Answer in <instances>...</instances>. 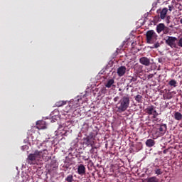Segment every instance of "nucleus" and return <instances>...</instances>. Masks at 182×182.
<instances>
[{
    "label": "nucleus",
    "mask_w": 182,
    "mask_h": 182,
    "mask_svg": "<svg viewBox=\"0 0 182 182\" xmlns=\"http://www.w3.org/2000/svg\"><path fill=\"white\" fill-rule=\"evenodd\" d=\"M154 75L153 74H150L148 75V79H151V77H153Z\"/></svg>",
    "instance_id": "nucleus-32"
},
{
    "label": "nucleus",
    "mask_w": 182,
    "mask_h": 182,
    "mask_svg": "<svg viewBox=\"0 0 182 182\" xmlns=\"http://www.w3.org/2000/svg\"><path fill=\"white\" fill-rule=\"evenodd\" d=\"M168 85L171 86V87H176L177 86V81L175 80H171L168 82Z\"/></svg>",
    "instance_id": "nucleus-23"
},
{
    "label": "nucleus",
    "mask_w": 182,
    "mask_h": 182,
    "mask_svg": "<svg viewBox=\"0 0 182 182\" xmlns=\"http://www.w3.org/2000/svg\"><path fill=\"white\" fill-rule=\"evenodd\" d=\"M114 69V68L113 67V62L110 61L108 65H107L106 69Z\"/></svg>",
    "instance_id": "nucleus-27"
},
{
    "label": "nucleus",
    "mask_w": 182,
    "mask_h": 182,
    "mask_svg": "<svg viewBox=\"0 0 182 182\" xmlns=\"http://www.w3.org/2000/svg\"><path fill=\"white\" fill-rule=\"evenodd\" d=\"M64 112H65V113H69V112H73V109L70 106V104H68V105L65 107Z\"/></svg>",
    "instance_id": "nucleus-20"
},
{
    "label": "nucleus",
    "mask_w": 182,
    "mask_h": 182,
    "mask_svg": "<svg viewBox=\"0 0 182 182\" xmlns=\"http://www.w3.org/2000/svg\"><path fill=\"white\" fill-rule=\"evenodd\" d=\"M77 173L80 176H83L86 174V167H85V165L80 164L77 167Z\"/></svg>",
    "instance_id": "nucleus-10"
},
{
    "label": "nucleus",
    "mask_w": 182,
    "mask_h": 182,
    "mask_svg": "<svg viewBox=\"0 0 182 182\" xmlns=\"http://www.w3.org/2000/svg\"><path fill=\"white\" fill-rule=\"evenodd\" d=\"M119 99H120L119 97H115L114 98V102H119Z\"/></svg>",
    "instance_id": "nucleus-31"
},
{
    "label": "nucleus",
    "mask_w": 182,
    "mask_h": 182,
    "mask_svg": "<svg viewBox=\"0 0 182 182\" xmlns=\"http://www.w3.org/2000/svg\"><path fill=\"white\" fill-rule=\"evenodd\" d=\"M167 151H168L167 149L164 150V151H163L164 154H167Z\"/></svg>",
    "instance_id": "nucleus-34"
},
{
    "label": "nucleus",
    "mask_w": 182,
    "mask_h": 182,
    "mask_svg": "<svg viewBox=\"0 0 182 182\" xmlns=\"http://www.w3.org/2000/svg\"><path fill=\"white\" fill-rule=\"evenodd\" d=\"M159 63L161 62V61L160 60V59H159Z\"/></svg>",
    "instance_id": "nucleus-39"
},
{
    "label": "nucleus",
    "mask_w": 182,
    "mask_h": 182,
    "mask_svg": "<svg viewBox=\"0 0 182 182\" xmlns=\"http://www.w3.org/2000/svg\"><path fill=\"white\" fill-rule=\"evenodd\" d=\"M166 132H167V124H162L159 125V128L157 129L155 133L156 137H161V136H164V134H166Z\"/></svg>",
    "instance_id": "nucleus-5"
},
{
    "label": "nucleus",
    "mask_w": 182,
    "mask_h": 182,
    "mask_svg": "<svg viewBox=\"0 0 182 182\" xmlns=\"http://www.w3.org/2000/svg\"><path fill=\"white\" fill-rule=\"evenodd\" d=\"M167 12H168V9L167 8H164L160 14H159V17L161 19H166V16H167Z\"/></svg>",
    "instance_id": "nucleus-14"
},
{
    "label": "nucleus",
    "mask_w": 182,
    "mask_h": 182,
    "mask_svg": "<svg viewBox=\"0 0 182 182\" xmlns=\"http://www.w3.org/2000/svg\"><path fill=\"white\" fill-rule=\"evenodd\" d=\"M119 50V49H117V50H116V53H117V51Z\"/></svg>",
    "instance_id": "nucleus-38"
},
{
    "label": "nucleus",
    "mask_w": 182,
    "mask_h": 182,
    "mask_svg": "<svg viewBox=\"0 0 182 182\" xmlns=\"http://www.w3.org/2000/svg\"><path fill=\"white\" fill-rule=\"evenodd\" d=\"M49 154V151L47 149H43L41 151L36 150L34 153L29 154L26 161L28 164H36L37 161H42L45 160V161H49L50 160V156H48Z\"/></svg>",
    "instance_id": "nucleus-1"
},
{
    "label": "nucleus",
    "mask_w": 182,
    "mask_h": 182,
    "mask_svg": "<svg viewBox=\"0 0 182 182\" xmlns=\"http://www.w3.org/2000/svg\"><path fill=\"white\" fill-rule=\"evenodd\" d=\"M66 105V101H58L55 102V107H62V106H65Z\"/></svg>",
    "instance_id": "nucleus-16"
},
{
    "label": "nucleus",
    "mask_w": 182,
    "mask_h": 182,
    "mask_svg": "<svg viewBox=\"0 0 182 182\" xmlns=\"http://www.w3.org/2000/svg\"><path fill=\"white\" fill-rule=\"evenodd\" d=\"M145 144L146 147H153V146L156 144V141L151 139H149L146 140Z\"/></svg>",
    "instance_id": "nucleus-15"
},
{
    "label": "nucleus",
    "mask_w": 182,
    "mask_h": 182,
    "mask_svg": "<svg viewBox=\"0 0 182 182\" xmlns=\"http://www.w3.org/2000/svg\"><path fill=\"white\" fill-rule=\"evenodd\" d=\"M146 113H147V114H152L154 119H156L159 116V113L156 111V107L153 105H150L146 109Z\"/></svg>",
    "instance_id": "nucleus-8"
},
{
    "label": "nucleus",
    "mask_w": 182,
    "mask_h": 182,
    "mask_svg": "<svg viewBox=\"0 0 182 182\" xmlns=\"http://www.w3.org/2000/svg\"><path fill=\"white\" fill-rule=\"evenodd\" d=\"M118 69H126V67H124V66H121V67H119Z\"/></svg>",
    "instance_id": "nucleus-33"
},
{
    "label": "nucleus",
    "mask_w": 182,
    "mask_h": 182,
    "mask_svg": "<svg viewBox=\"0 0 182 182\" xmlns=\"http://www.w3.org/2000/svg\"><path fill=\"white\" fill-rule=\"evenodd\" d=\"M139 62L141 65H144V66L150 65V59L147 58V57H141L139 59Z\"/></svg>",
    "instance_id": "nucleus-13"
},
{
    "label": "nucleus",
    "mask_w": 182,
    "mask_h": 182,
    "mask_svg": "<svg viewBox=\"0 0 182 182\" xmlns=\"http://www.w3.org/2000/svg\"><path fill=\"white\" fill-rule=\"evenodd\" d=\"M150 49H157L158 48H160V43L156 42L152 46H149Z\"/></svg>",
    "instance_id": "nucleus-22"
},
{
    "label": "nucleus",
    "mask_w": 182,
    "mask_h": 182,
    "mask_svg": "<svg viewBox=\"0 0 182 182\" xmlns=\"http://www.w3.org/2000/svg\"><path fill=\"white\" fill-rule=\"evenodd\" d=\"M166 19H165V22L166 23H170V19H171V17H170V16H167L166 17H165Z\"/></svg>",
    "instance_id": "nucleus-28"
},
{
    "label": "nucleus",
    "mask_w": 182,
    "mask_h": 182,
    "mask_svg": "<svg viewBox=\"0 0 182 182\" xmlns=\"http://www.w3.org/2000/svg\"><path fill=\"white\" fill-rule=\"evenodd\" d=\"M117 73L119 76L122 77L124 75V73H126V70H124V69H118Z\"/></svg>",
    "instance_id": "nucleus-21"
},
{
    "label": "nucleus",
    "mask_w": 182,
    "mask_h": 182,
    "mask_svg": "<svg viewBox=\"0 0 182 182\" xmlns=\"http://www.w3.org/2000/svg\"><path fill=\"white\" fill-rule=\"evenodd\" d=\"M130 106V96L129 95L123 96L119 101L116 108L118 113L126 112Z\"/></svg>",
    "instance_id": "nucleus-2"
},
{
    "label": "nucleus",
    "mask_w": 182,
    "mask_h": 182,
    "mask_svg": "<svg viewBox=\"0 0 182 182\" xmlns=\"http://www.w3.org/2000/svg\"><path fill=\"white\" fill-rule=\"evenodd\" d=\"M57 167H58V166L55 165V166L53 167V168H56Z\"/></svg>",
    "instance_id": "nucleus-37"
},
{
    "label": "nucleus",
    "mask_w": 182,
    "mask_h": 182,
    "mask_svg": "<svg viewBox=\"0 0 182 182\" xmlns=\"http://www.w3.org/2000/svg\"><path fill=\"white\" fill-rule=\"evenodd\" d=\"M154 171L155 174L157 176H161V174H163V170H161V168H156Z\"/></svg>",
    "instance_id": "nucleus-24"
},
{
    "label": "nucleus",
    "mask_w": 182,
    "mask_h": 182,
    "mask_svg": "<svg viewBox=\"0 0 182 182\" xmlns=\"http://www.w3.org/2000/svg\"><path fill=\"white\" fill-rule=\"evenodd\" d=\"M79 100H80V99L77 100H73L70 101V106L71 107V108L73 109V110H74V109H76L77 107H79L80 104H79Z\"/></svg>",
    "instance_id": "nucleus-11"
},
{
    "label": "nucleus",
    "mask_w": 182,
    "mask_h": 182,
    "mask_svg": "<svg viewBox=\"0 0 182 182\" xmlns=\"http://www.w3.org/2000/svg\"><path fill=\"white\" fill-rule=\"evenodd\" d=\"M174 119H175V120H178V121L181 120L182 119V114L178 112H175Z\"/></svg>",
    "instance_id": "nucleus-17"
},
{
    "label": "nucleus",
    "mask_w": 182,
    "mask_h": 182,
    "mask_svg": "<svg viewBox=\"0 0 182 182\" xmlns=\"http://www.w3.org/2000/svg\"><path fill=\"white\" fill-rule=\"evenodd\" d=\"M178 46H180V48H182V38H181L178 42Z\"/></svg>",
    "instance_id": "nucleus-30"
},
{
    "label": "nucleus",
    "mask_w": 182,
    "mask_h": 182,
    "mask_svg": "<svg viewBox=\"0 0 182 182\" xmlns=\"http://www.w3.org/2000/svg\"><path fill=\"white\" fill-rule=\"evenodd\" d=\"M176 42H177V38L176 37L167 36L166 39H165V43L171 48H177V43Z\"/></svg>",
    "instance_id": "nucleus-6"
},
{
    "label": "nucleus",
    "mask_w": 182,
    "mask_h": 182,
    "mask_svg": "<svg viewBox=\"0 0 182 182\" xmlns=\"http://www.w3.org/2000/svg\"><path fill=\"white\" fill-rule=\"evenodd\" d=\"M180 23H181V25H182V18H181V20H180Z\"/></svg>",
    "instance_id": "nucleus-35"
},
{
    "label": "nucleus",
    "mask_w": 182,
    "mask_h": 182,
    "mask_svg": "<svg viewBox=\"0 0 182 182\" xmlns=\"http://www.w3.org/2000/svg\"><path fill=\"white\" fill-rule=\"evenodd\" d=\"M82 159L85 161H87L89 160L90 157L89 156H82Z\"/></svg>",
    "instance_id": "nucleus-29"
},
{
    "label": "nucleus",
    "mask_w": 182,
    "mask_h": 182,
    "mask_svg": "<svg viewBox=\"0 0 182 182\" xmlns=\"http://www.w3.org/2000/svg\"><path fill=\"white\" fill-rule=\"evenodd\" d=\"M75 112H79V109H75V111H74V113H75Z\"/></svg>",
    "instance_id": "nucleus-36"
},
{
    "label": "nucleus",
    "mask_w": 182,
    "mask_h": 182,
    "mask_svg": "<svg viewBox=\"0 0 182 182\" xmlns=\"http://www.w3.org/2000/svg\"><path fill=\"white\" fill-rule=\"evenodd\" d=\"M156 31L159 34L163 32L164 35H167L170 33V28L166 26L164 23H161L156 26Z\"/></svg>",
    "instance_id": "nucleus-4"
},
{
    "label": "nucleus",
    "mask_w": 182,
    "mask_h": 182,
    "mask_svg": "<svg viewBox=\"0 0 182 182\" xmlns=\"http://www.w3.org/2000/svg\"><path fill=\"white\" fill-rule=\"evenodd\" d=\"M134 99H135L136 102H137L138 103H141V102L143 100V97L140 95H137L134 97Z\"/></svg>",
    "instance_id": "nucleus-19"
},
{
    "label": "nucleus",
    "mask_w": 182,
    "mask_h": 182,
    "mask_svg": "<svg viewBox=\"0 0 182 182\" xmlns=\"http://www.w3.org/2000/svg\"><path fill=\"white\" fill-rule=\"evenodd\" d=\"M157 33H156L154 30L148 31L146 34V43H156V41H157Z\"/></svg>",
    "instance_id": "nucleus-3"
},
{
    "label": "nucleus",
    "mask_w": 182,
    "mask_h": 182,
    "mask_svg": "<svg viewBox=\"0 0 182 182\" xmlns=\"http://www.w3.org/2000/svg\"><path fill=\"white\" fill-rule=\"evenodd\" d=\"M96 139V135L93 132H90L88 136H87L86 138H85V140L86 141V144L87 146H91V147H93V144H95V140Z\"/></svg>",
    "instance_id": "nucleus-7"
},
{
    "label": "nucleus",
    "mask_w": 182,
    "mask_h": 182,
    "mask_svg": "<svg viewBox=\"0 0 182 182\" xmlns=\"http://www.w3.org/2000/svg\"><path fill=\"white\" fill-rule=\"evenodd\" d=\"M161 21V18H160V16H155L152 20V23L154 25H156L158 22H160Z\"/></svg>",
    "instance_id": "nucleus-18"
},
{
    "label": "nucleus",
    "mask_w": 182,
    "mask_h": 182,
    "mask_svg": "<svg viewBox=\"0 0 182 182\" xmlns=\"http://www.w3.org/2000/svg\"><path fill=\"white\" fill-rule=\"evenodd\" d=\"M65 181L73 182V176H72V175L68 176L67 178H65Z\"/></svg>",
    "instance_id": "nucleus-26"
},
{
    "label": "nucleus",
    "mask_w": 182,
    "mask_h": 182,
    "mask_svg": "<svg viewBox=\"0 0 182 182\" xmlns=\"http://www.w3.org/2000/svg\"><path fill=\"white\" fill-rule=\"evenodd\" d=\"M104 85L107 89H110V87H116V85H114V78L111 77L107 79Z\"/></svg>",
    "instance_id": "nucleus-9"
},
{
    "label": "nucleus",
    "mask_w": 182,
    "mask_h": 182,
    "mask_svg": "<svg viewBox=\"0 0 182 182\" xmlns=\"http://www.w3.org/2000/svg\"><path fill=\"white\" fill-rule=\"evenodd\" d=\"M36 127L38 130H43L46 129V122L45 121H38L36 122Z\"/></svg>",
    "instance_id": "nucleus-12"
},
{
    "label": "nucleus",
    "mask_w": 182,
    "mask_h": 182,
    "mask_svg": "<svg viewBox=\"0 0 182 182\" xmlns=\"http://www.w3.org/2000/svg\"><path fill=\"white\" fill-rule=\"evenodd\" d=\"M148 182H159V179L156 176L148 178Z\"/></svg>",
    "instance_id": "nucleus-25"
}]
</instances>
